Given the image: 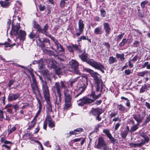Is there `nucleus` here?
<instances>
[{"mask_svg":"<svg viewBox=\"0 0 150 150\" xmlns=\"http://www.w3.org/2000/svg\"><path fill=\"white\" fill-rule=\"evenodd\" d=\"M84 70L89 73L94 78L96 91H92L90 95L91 98H93V99L84 97L77 100V102L80 101L78 104V105L79 106H82L85 104L91 103L100 97L101 96L103 85L100 74L88 68H84Z\"/></svg>","mask_w":150,"mask_h":150,"instance_id":"f257e3e1","label":"nucleus"},{"mask_svg":"<svg viewBox=\"0 0 150 150\" xmlns=\"http://www.w3.org/2000/svg\"><path fill=\"white\" fill-rule=\"evenodd\" d=\"M60 83L59 82H56L55 83L54 86L52 88V89L53 91H56L58 95V99L57 96H56V98L55 100L54 103L56 107L59 108L61 105L62 100V95L60 92Z\"/></svg>","mask_w":150,"mask_h":150,"instance_id":"f03ea898","label":"nucleus"},{"mask_svg":"<svg viewBox=\"0 0 150 150\" xmlns=\"http://www.w3.org/2000/svg\"><path fill=\"white\" fill-rule=\"evenodd\" d=\"M12 31L13 32V34L16 36L18 35L17 38H19L20 40H24L25 39L26 33L25 31L22 30H20L18 32L20 28V24L17 23L16 25H13L12 24Z\"/></svg>","mask_w":150,"mask_h":150,"instance_id":"7ed1b4c3","label":"nucleus"},{"mask_svg":"<svg viewBox=\"0 0 150 150\" xmlns=\"http://www.w3.org/2000/svg\"><path fill=\"white\" fill-rule=\"evenodd\" d=\"M65 82L62 81H60V92L61 93L62 89H64V101L71 102L72 97L71 96L69 91L68 90L67 86L65 84Z\"/></svg>","mask_w":150,"mask_h":150,"instance_id":"20e7f679","label":"nucleus"},{"mask_svg":"<svg viewBox=\"0 0 150 150\" xmlns=\"http://www.w3.org/2000/svg\"><path fill=\"white\" fill-rule=\"evenodd\" d=\"M30 75L32 78V81L30 79L31 82V86L34 94L35 96L40 94V92L38 86V83L36 82L35 78V77L34 74L31 73Z\"/></svg>","mask_w":150,"mask_h":150,"instance_id":"39448f33","label":"nucleus"},{"mask_svg":"<svg viewBox=\"0 0 150 150\" xmlns=\"http://www.w3.org/2000/svg\"><path fill=\"white\" fill-rule=\"evenodd\" d=\"M81 78L82 79H80V81L79 82L78 86L79 88H82V90L79 94H78L75 96V98L77 97L84 91L88 84V78L87 76H84L82 77H81Z\"/></svg>","mask_w":150,"mask_h":150,"instance_id":"423d86ee","label":"nucleus"},{"mask_svg":"<svg viewBox=\"0 0 150 150\" xmlns=\"http://www.w3.org/2000/svg\"><path fill=\"white\" fill-rule=\"evenodd\" d=\"M86 62L95 68L99 70L103 73L104 72L103 69H104V67L100 63L97 62L93 59H90L89 58Z\"/></svg>","mask_w":150,"mask_h":150,"instance_id":"0eeeda50","label":"nucleus"},{"mask_svg":"<svg viewBox=\"0 0 150 150\" xmlns=\"http://www.w3.org/2000/svg\"><path fill=\"white\" fill-rule=\"evenodd\" d=\"M98 149L103 150H109V148L106 146L103 138L100 137L98 139V143L96 145Z\"/></svg>","mask_w":150,"mask_h":150,"instance_id":"6e6552de","label":"nucleus"},{"mask_svg":"<svg viewBox=\"0 0 150 150\" xmlns=\"http://www.w3.org/2000/svg\"><path fill=\"white\" fill-rule=\"evenodd\" d=\"M42 91L45 100H50V96L47 83L42 84Z\"/></svg>","mask_w":150,"mask_h":150,"instance_id":"1a4fd4ad","label":"nucleus"},{"mask_svg":"<svg viewBox=\"0 0 150 150\" xmlns=\"http://www.w3.org/2000/svg\"><path fill=\"white\" fill-rule=\"evenodd\" d=\"M78 29L76 30V35L77 36H80L83 33L84 27V24L83 21L81 19L79 20L78 23Z\"/></svg>","mask_w":150,"mask_h":150,"instance_id":"9d476101","label":"nucleus"},{"mask_svg":"<svg viewBox=\"0 0 150 150\" xmlns=\"http://www.w3.org/2000/svg\"><path fill=\"white\" fill-rule=\"evenodd\" d=\"M1 143H4V144L2 145V146L7 149V150H10L12 145V142L6 140V137L4 136L1 137L0 140Z\"/></svg>","mask_w":150,"mask_h":150,"instance_id":"9b49d317","label":"nucleus"},{"mask_svg":"<svg viewBox=\"0 0 150 150\" xmlns=\"http://www.w3.org/2000/svg\"><path fill=\"white\" fill-rule=\"evenodd\" d=\"M69 63L72 69H73L74 72L76 74H79V71L78 69L79 64L78 62L75 60L72 59L70 61Z\"/></svg>","mask_w":150,"mask_h":150,"instance_id":"f8f14e48","label":"nucleus"},{"mask_svg":"<svg viewBox=\"0 0 150 150\" xmlns=\"http://www.w3.org/2000/svg\"><path fill=\"white\" fill-rule=\"evenodd\" d=\"M67 48L69 52H73L74 51L76 50L79 52H82L81 50L79 48L77 45L76 44H71L70 45L67 46Z\"/></svg>","mask_w":150,"mask_h":150,"instance_id":"ddd939ff","label":"nucleus"},{"mask_svg":"<svg viewBox=\"0 0 150 150\" xmlns=\"http://www.w3.org/2000/svg\"><path fill=\"white\" fill-rule=\"evenodd\" d=\"M20 94L19 93L16 94H10L8 96V101L15 100L19 98Z\"/></svg>","mask_w":150,"mask_h":150,"instance_id":"4468645a","label":"nucleus"},{"mask_svg":"<svg viewBox=\"0 0 150 150\" xmlns=\"http://www.w3.org/2000/svg\"><path fill=\"white\" fill-rule=\"evenodd\" d=\"M38 33H35L33 31H32L29 35L28 37L31 39H33L35 40L36 41L38 42V41H41V39H40L39 36L38 35Z\"/></svg>","mask_w":150,"mask_h":150,"instance_id":"2eb2a0df","label":"nucleus"},{"mask_svg":"<svg viewBox=\"0 0 150 150\" xmlns=\"http://www.w3.org/2000/svg\"><path fill=\"white\" fill-rule=\"evenodd\" d=\"M47 105L46 108V111L47 112V115H50L52 112V106L51 104L50 100H45Z\"/></svg>","mask_w":150,"mask_h":150,"instance_id":"dca6fc26","label":"nucleus"},{"mask_svg":"<svg viewBox=\"0 0 150 150\" xmlns=\"http://www.w3.org/2000/svg\"><path fill=\"white\" fill-rule=\"evenodd\" d=\"M130 129L129 127L128 126H127L125 129L122 131L120 132V135L121 137L124 139H125Z\"/></svg>","mask_w":150,"mask_h":150,"instance_id":"f3484780","label":"nucleus"},{"mask_svg":"<svg viewBox=\"0 0 150 150\" xmlns=\"http://www.w3.org/2000/svg\"><path fill=\"white\" fill-rule=\"evenodd\" d=\"M40 71L42 72V74L45 77L47 78L49 81H51V79L50 77L51 74L50 73L48 70L44 68L41 70H40Z\"/></svg>","mask_w":150,"mask_h":150,"instance_id":"a211bd4d","label":"nucleus"},{"mask_svg":"<svg viewBox=\"0 0 150 150\" xmlns=\"http://www.w3.org/2000/svg\"><path fill=\"white\" fill-rule=\"evenodd\" d=\"M37 64L38 65V67L40 70H41L44 68V64L43 59H41L38 61H34L33 62V64Z\"/></svg>","mask_w":150,"mask_h":150,"instance_id":"6ab92c4d","label":"nucleus"},{"mask_svg":"<svg viewBox=\"0 0 150 150\" xmlns=\"http://www.w3.org/2000/svg\"><path fill=\"white\" fill-rule=\"evenodd\" d=\"M103 32V29L102 26L96 28L94 30V33L96 35H101Z\"/></svg>","mask_w":150,"mask_h":150,"instance_id":"aec40b11","label":"nucleus"},{"mask_svg":"<svg viewBox=\"0 0 150 150\" xmlns=\"http://www.w3.org/2000/svg\"><path fill=\"white\" fill-rule=\"evenodd\" d=\"M100 110L101 109L100 108H93L91 110V112L94 115H100L101 114Z\"/></svg>","mask_w":150,"mask_h":150,"instance_id":"412c9836","label":"nucleus"},{"mask_svg":"<svg viewBox=\"0 0 150 150\" xmlns=\"http://www.w3.org/2000/svg\"><path fill=\"white\" fill-rule=\"evenodd\" d=\"M103 27L106 33V35H107V34H109L110 32L111 28L109 24L108 23H104L103 24Z\"/></svg>","mask_w":150,"mask_h":150,"instance_id":"4be33fe9","label":"nucleus"},{"mask_svg":"<svg viewBox=\"0 0 150 150\" xmlns=\"http://www.w3.org/2000/svg\"><path fill=\"white\" fill-rule=\"evenodd\" d=\"M48 61L49 62L48 66L51 67L53 69H55L56 68V63L54 60H48Z\"/></svg>","mask_w":150,"mask_h":150,"instance_id":"5701e85b","label":"nucleus"},{"mask_svg":"<svg viewBox=\"0 0 150 150\" xmlns=\"http://www.w3.org/2000/svg\"><path fill=\"white\" fill-rule=\"evenodd\" d=\"M36 123L35 120V118H34L33 120L29 124L28 127L27 129L28 131L30 130L33 129Z\"/></svg>","mask_w":150,"mask_h":150,"instance_id":"b1692460","label":"nucleus"},{"mask_svg":"<svg viewBox=\"0 0 150 150\" xmlns=\"http://www.w3.org/2000/svg\"><path fill=\"white\" fill-rule=\"evenodd\" d=\"M134 119L137 122L138 124L141 122L143 119V117H141L139 114L133 115Z\"/></svg>","mask_w":150,"mask_h":150,"instance_id":"393cba45","label":"nucleus"},{"mask_svg":"<svg viewBox=\"0 0 150 150\" xmlns=\"http://www.w3.org/2000/svg\"><path fill=\"white\" fill-rule=\"evenodd\" d=\"M33 28L35 29H36L37 30L36 33H37L38 32H40L41 27L40 25L38 24V22L34 21L33 22Z\"/></svg>","mask_w":150,"mask_h":150,"instance_id":"a878e982","label":"nucleus"},{"mask_svg":"<svg viewBox=\"0 0 150 150\" xmlns=\"http://www.w3.org/2000/svg\"><path fill=\"white\" fill-rule=\"evenodd\" d=\"M48 25L46 24L44 26L43 29L40 28V32L46 35L47 34V31L48 29Z\"/></svg>","mask_w":150,"mask_h":150,"instance_id":"bb28decb","label":"nucleus"},{"mask_svg":"<svg viewBox=\"0 0 150 150\" xmlns=\"http://www.w3.org/2000/svg\"><path fill=\"white\" fill-rule=\"evenodd\" d=\"M79 57L82 61L86 62L88 58V56L87 55L84 54L83 53H82L81 55H79Z\"/></svg>","mask_w":150,"mask_h":150,"instance_id":"cd10ccee","label":"nucleus"},{"mask_svg":"<svg viewBox=\"0 0 150 150\" xmlns=\"http://www.w3.org/2000/svg\"><path fill=\"white\" fill-rule=\"evenodd\" d=\"M117 108L119 110L122 112H125L127 111L125 107L122 104H118Z\"/></svg>","mask_w":150,"mask_h":150,"instance_id":"c85d7f7f","label":"nucleus"},{"mask_svg":"<svg viewBox=\"0 0 150 150\" xmlns=\"http://www.w3.org/2000/svg\"><path fill=\"white\" fill-rule=\"evenodd\" d=\"M146 67L147 69H150V63L149 62H145L142 66V68H144Z\"/></svg>","mask_w":150,"mask_h":150,"instance_id":"c756f323","label":"nucleus"},{"mask_svg":"<svg viewBox=\"0 0 150 150\" xmlns=\"http://www.w3.org/2000/svg\"><path fill=\"white\" fill-rule=\"evenodd\" d=\"M15 45V43L12 44L11 42L9 43L8 42H6L4 43H0V45H5V47H10L11 46H13Z\"/></svg>","mask_w":150,"mask_h":150,"instance_id":"7c9ffc66","label":"nucleus"},{"mask_svg":"<svg viewBox=\"0 0 150 150\" xmlns=\"http://www.w3.org/2000/svg\"><path fill=\"white\" fill-rule=\"evenodd\" d=\"M124 35V33H123L115 36L116 37L115 39V40L117 42H119L120 40L123 38Z\"/></svg>","mask_w":150,"mask_h":150,"instance_id":"2f4dec72","label":"nucleus"},{"mask_svg":"<svg viewBox=\"0 0 150 150\" xmlns=\"http://www.w3.org/2000/svg\"><path fill=\"white\" fill-rule=\"evenodd\" d=\"M108 62L110 64H112L117 62L116 58L112 56L110 57L109 58Z\"/></svg>","mask_w":150,"mask_h":150,"instance_id":"473e14b6","label":"nucleus"},{"mask_svg":"<svg viewBox=\"0 0 150 150\" xmlns=\"http://www.w3.org/2000/svg\"><path fill=\"white\" fill-rule=\"evenodd\" d=\"M139 125V124L135 125L132 126L131 127L130 130L129 131L131 133L134 132L138 129Z\"/></svg>","mask_w":150,"mask_h":150,"instance_id":"72a5a7b5","label":"nucleus"},{"mask_svg":"<svg viewBox=\"0 0 150 150\" xmlns=\"http://www.w3.org/2000/svg\"><path fill=\"white\" fill-rule=\"evenodd\" d=\"M148 73V71L147 70H146L142 72H138L137 74V75L138 76L144 77L145 75L147 74Z\"/></svg>","mask_w":150,"mask_h":150,"instance_id":"f704fd0d","label":"nucleus"},{"mask_svg":"<svg viewBox=\"0 0 150 150\" xmlns=\"http://www.w3.org/2000/svg\"><path fill=\"white\" fill-rule=\"evenodd\" d=\"M148 87L149 86L148 85L144 84V85H143L140 90V93H143L146 91Z\"/></svg>","mask_w":150,"mask_h":150,"instance_id":"c9c22d12","label":"nucleus"},{"mask_svg":"<svg viewBox=\"0 0 150 150\" xmlns=\"http://www.w3.org/2000/svg\"><path fill=\"white\" fill-rule=\"evenodd\" d=\"M126 43H127L126 39V38H124L119 44V46L121 47H123L125 46Z\"/></svg>","mask_w":150,"mask_h":150,"instance_id":"e433bc0d","label":"nucleus"},{"mask_svg":"<svg viewBox=\"0 0 150 150\" xmlns=\"http://www.w3.org/2000/svg\"><path fill=\"white\" fill-rule=\"evenodd\" d=\"M71 102H65L64 109L67 110L71 106Z\"/></svg>","mask_w":150,"mask_h":150,"instance_id":"4c0bfd02","label":"nucleus"},{"mask_svg":"<svg viewBox=\"0 0 150 150\" xmlns=\"http://www.w3.org/2000/svg\"><path fill=\"white\" fill-rule=\"evenodd\" d=\"M110 140V142L113 143L115 144V143H117L118 140L115 139L112 136V135L108 137Z\"/></svg>","mask_w":150,"mask_h":150,"instance_id":"58836bf2","label":"nucleus"},{"mask_svg":"<svg viewBox=\"0 0 150 150\" xmlns=\"http://www.w3.org/2000/svg\"><path fill=\"white\" fill-rule=\"evenodd\" d=\"M124 54H117L116 55V57L118 58H120L122 61H123L125 59V58L124 57Z\"/></svg>","mask_w":150,"mask_h":150,"instance_id":"ea45409f","label":"nucleus"},{"mask_svg":"<svg viewBox=\"0 0 150 150\" xmlns=\"http://www.w3.org/2000/svg\"><path fill=\"white\" fill-rule=\"evenodd\" d=\"M103 132L106 134L108 137L111 135V134L108 129H104L103 131Z\"/></svg>","mask_w":150,"mask_h":150,"instance_id":"a19ab883","label":"nucleus"},{"mask_svg":"<svg viewBox=\"0 0 150 150\" xmlns=\"http://www.w3.org/2000/svg\"><path fill=\"white\" fill-rule=\"evenodd\" d=\"M121 121V120L119 116H117V117H115L112 119V121L113 122H120Z\"/></svg>","mask_w":150,"mask_h":150,"instance_id":"79ce46f5","label":"nucleus"},{"mask_svg":"<svg viewBox=\"0 0 150 150\" xmlns=\"http://www.w3.org/2000/svg\"><path fill=\"white\" fill-rule=\"evenodd\" d=\"M53 120L50 117V115H47L45 121H46L47 122H48L49 123V122H51Z\"/></svg>","mask_w":150,"mask_h":150,"instance_id":"37998d69","label":"nucleus"},{"mask_svg":"<svg viewBox=\"0 0 150 150\" xmlns=\"http://www.w3.org/2000/svg\"><path fill=\"white\" fill-rule=\"evenodd\" d=\"M145 143V141H144L143 140H142L140 143L134 144V147L136 146H140L143 145Z\"/></svg>","mask_w":150,"mask_h":150,"instance_id":"c03bdc74","label":"nucleus"},{"mask_svg":"<svg viewBox=\"0 0 150 150\" xmlns=\"http://www.w3.org/2000/svg\"><path fill=\"white\" fill-rule=\"evenodd\" d=\"M39 42H40L39 46L42 48H43L45 47L47 45V44H45V43L42 41V40H41V41Z\"/></svg>","mask_w":150,"mask_h":150,"instance_id":"a18cd8bd","label":"nucleus"},{"mask_svg":"<svg viewBox=\"0 0 150 150\" xmlns=\"http://www.w3.org/2000/svg\"><path fill=\"white\" fill-rule=\"evenodd\" d=\"M100 15L103 17H105L106 16V12L103 9H101L100 10Z\"/></svg>","mask_w":150,"mask_h":150,"instance_id":"49530a36","label":"nucleus"},{"mask_svg":"<svg viewBox=\"0 0 150 150\" xmlns=\"http://www.w3.org/2000/svg\"><path fill=\"white\" fill-rule=\"evenodd\" d=\"M16 129V128L15 127H13L11 129H8V134L9 135L11 134L12 132L14 131Z\"/></svg>","mask_w":150,"mask_h":150,"instance_id":"de8ad7c7","label":"nucleus"},{"mask_svg":"<svg viewBox=\"0 0 150 150\" xmlns=\"http://www.w3.org/2000/svg\"><path fill=\"white\" fill-rule=\"evenodd\" d=\"M15 81L13 79H11L9 81V82L8 84V86L9 87H11V86L13 84V83L15 82Z\"/></svg>","mask_w":150,"mask_h":150,"instance_id":"09e8293b","label":"nucleus"},{"mask_svg":"<svg viewBox=\"0 0 150 150\" xmlns=\"http://www.w3.org/2000/svg\"><path fill=\"white\" fill-rule=\"evenodd\" d=\"M74 130L75 132L77 133V132L80 133L82 132H83V129L82 128H79L75 129Z\"/></svg>","mask_w":150,"mask_h":150,"instance_id":"8fccbe9b","label":"nucleus"},{"mask_svg":"<svg viewBox=\"0 0 150 150\" xmlns=\"http://www.w3.org/2000/svg\"><path fill=\"white\" fill-rule=\"evenodd\" d=\"M148 3V1H146L142 2L141 3V6L142 8L145 7V5Z\"/></svg>","mask_w":150,"mask_h":150,"instance_id":"3c124183","label":"nucleus"},{"mask_svg":"<svg viewBox=\"0 0 150 150\" xmlns=\"http://www.w3.org/2000/svg\"><path fill=\"white\" fill-rule=\"evenodd\" d=\"M81 77H79L77 78H75L73 79H72L70 82V85L71 87H72L73 86V84L77 80V79L80 78Z\"/></svg>","mask_w":150,"mask_h":150,"instance_id":"603ef678","label":"nucleus"},{"mask_svg":"<svg viewBox=\"0 0 150 150\" xmlns=\"http://www.w3.org/2000/svg\"><path fill=\"white\" fill-rule=\"evenodd\" d=\"M4 118L3 112L1 110H0V121H2Z\"/></svg>","mask_w":150,"mask_h":150,"instance_id":"864d4df0","label":"nucleus"},{"mask_svg":"<svg viewBox=\"0 0 150 150\" xmlns=\"http://www.w3.org/2000/svg\"><path fill=\"white\" fill-rule=\"evenodd\" d=\"M133 46L134 47H138L139 46V42L137 41H135L133 43Z\"/></svg>","mask_w":150,"mask_h":150,"instance_id":"5fc2aeb1","label":"nucleus"},{"mask_svg":"<svg viewBox=\"0 0 150 150\" xmlns=\"http://www.w3.org/2000/svg\"><path fill=\"white\" fill-rule=\"evenodd\" d=\"M65 1L61 0L60 4V7L62 8L64 7L65 6Z\"/></svg>","mask_w":150,"mask_h":150,"instance_id":"6e6d98bb","label":"nucleus"},{"mask_svg":"<svg viewBox=\"0 0 150 150\" xmlns=\"http://www.w3.org/2000/svg\"><path fill=\"white\" fill-rule=\"evenodd\" d=\"M121 125V123H120L119 122H118L115 125L114 130L115 131L117 130L118 129L119 127Z\"/></svg>","mask_w":150,"mask_h":150,"instance_id":"4d7b16f0","label":"nucleus"},{"mask_svg":"<svg viewBox=\"0 0 150 150\" xmlns=\"http://www.w3.org/2000/svg\"><path fill=\"white\" fill-rule=\"evenodd\" d=\"M117 112H112L110 115V117L111 118H112L113 117H116V116L117 115Z\"/></svg>","mask_w":150,"mask_h":150,"instance_id":"13d9d810","label":"nucleus"},{"mask_svg":"<svg viewBox=\"0 0 150 150\" xmlns=\"http://www.w3.org/2000/svg\"><path fill=\"white\" fill-rule=\"evenodd\" d=\"M60 52H63L64 51V49L62 46L60 45L57 48Z\"/></svg>","mask_w":150,"mask_h":150,"instance_id":"bf43d9fd","label":"nucleus"},{"mask_svg":"<svg viewBox=\"0 0 150 150\" xmlns=\"http://www.w3.org/2000/svg\"><path fill=\"white\" fill-rule=\"evenodd\" d=\"M42 42H44V43H46V44L50 45V40L47 39V38H44L43 39L42 41Z\"/></svg>","mask_w":150,"mask_h":150,"instance_id":"052dcab7","label":"nucleus"},{"mask_svg":"<svg viewBox=\"0 0 150 150\" xmlns=\"http://www.w3.org/2000/svg\"><path fill=\"white\" fill-rule=\"evenodd\" d=\"M62 72V71L61 70V69L59 68L55 70V72L57 74L59 75Z\"/></svg>","mask_w":150,"mask_h":150,"instance_id":"680f3d73","label":"nucleus"},{"mask_svg":"<svg viewBox=\"0 0 150 150\" xmlns=\"http://www.w3.org/2000/svg\"><path fill=\"white\" fill-rule=\"evenodd\" d=\"M49 126L50 127H53L55 126V124L54 122L52 121L51 122H49Z\"/></svg>","mask_w":150,"mask_h":150,"instance_id":"e2e57ef3","label":"nucleus"},{"mask_svg":"<svg viewBox=\"0 0 150 150\" xmlns=\"http://www.w3.org/2000/svg\"><path fill=\"white\" fill-rule=\"evenodd\" d=\"M13 108L14 109L15 111L16 112L18 109V106L17 104L13 105Z\"/></svg>","mask_w":150,"mask_h":150,"instance_id":"0e129e2a","label":"nucleus"},{"mask_svg":"<svg viewBox=\"0 0 150 150\" xmlns=\"http://www.w3.org/2000/svg\"><path fill=\"white\" fill-rule=\"evenodd\" d=\"M39 7L40 11H43L45 9V6L40 5L39 6Z\"/></svg>","mask_w":150,"mask_h":150,"instance_id":"69168bd1","label":"nucleus"},{"mask_svg":"<svg viewBox=\"0 0 150 150\" xmlns=\"http://www.w3.org/2000/svg\"><path fill=\"white\" fill-rule=\"evenodd\" d=\"M54 43V45L56 47V48H57L60 45V44L59 43V42L57 41H56Z\"/></svg>","mask_w":150,"mask_h":150,"instance_id":"338daca9","label":"nucleus"},{"mask_svg":"<svg viewBox=\"0 0 150 150\" xmlns=\"http://www.w3.org/2000/svg\"><path fill=\"white\" fill-rule=\"evenodd\" d=\"M125 72L126 74L129 75L131 73V71L129 69L126 70L125 71Z\"/></svg>","mask_w":150,"mask_h":150,"instance_id":"774afa93","label":"nucleus"}]
</instances>
